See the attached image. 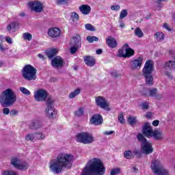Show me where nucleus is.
<instances>
[{"instance_id":"nucleus-64","label":"nucleus","mask_w":175,"mask_h":175,"mask_svg":"<svg viewBox=\"0 0 175 175\" xmlns=\"http://www.w3.org/2000/svg\"><path fill=\"white\" fill-rule=\"evenodd\" d=\"M6 49L3 48V46H2V43L0 44V51H5Z\"/></svg>"},{"instance_id":"nucleus-46","label":"nucleus","mask_w":175,"mask_h":175,"mask_svg":"<svg viewBox=\"0 0 175 175\" xmlns=\"http://www.w3.org/2000/svg\"><path fill=\"white\" fill-rule=\"evenodd\" d=\"M2 175H17V172L12 170H6L2 173Z\"/></svg>"},{"instance_id":"nucleus-3","label":"nucleus","mask_w":175,"mask_h":175,"mask_svg":"<svg viewBox=\"0 0 175 175\" xmlns=\"http://www.w3.org/2000/svg\"><path fill=\"white\" fill-rule=\"evenodd\" d=\"M17 100V96L13 90L8 88L1 93L0 96V103L3 107L13 106Z\"/></svg>"},{"instance_id":"nucleus-38","label":"nucleus","mask_w":175,"mask_h":175,"mask_svg":"<svg viewBox=\"0 0 175 175\" xmlns=\"http://www.w3.org/2000/svg\"><path fill=\"white\" fill-rule=\"evenodd\" d=\"M86 40L90 43H94V42H98L99 40V38L96 36H88L86 38Z\"/></svg>"},{"instance_id":"nucleus-33","label":"nucleus","mask_w":175,"mask_h":175,"mask_svg":"<svg viewBox=\"0 0 175 175\" xmlns=\"http://www.w3.org/2000/svg\"><path fill=\"white\" fill-rule=\"evenodd\" d=\"M155 38L157 40L161 42L165 40V34H163V33L157 32L155 33Z\"/></svg>"},{"instance_id":"nucleus-5","label":"nucleus","mask_w":175,"mask_h":175,"mask_svg":"<svg viewBox=\"0 0 175 175\" xmlns=\"http://www.w3.org/2000/svg\"><path fill=\"white\" fill-rule=\"evenodd\" d=\"M36 68L31 64L25 65L22 70V76L27 81L36 80Z\"/></svg>"},{"instance_id":"nucleus-53","label":"nucleus","mask_w":175,"mask_h":175,"mask_svg":"<svg viewBox=\"0 0 175 175\" xmlns=\"http://www.w3.org/2000/svg\"><path fill=\"white\" fill-rule=\"evenodd\" d=\"M3 113L5 116H8V114H9V113H10V109L9 108L5 107L3 109Z\"/></svg>"},{"instance_id":"nucleus-21","label":"nucleus","mask_w":175,"mask_h":175,"mask_svg":"<svg viewBox=\"0 0 175 175\" xmlns=\"http://www.w3.org/2000/svg\"><path fill=\"white\" fill-rule=\"evenodd\" d=\"M79 11L82 14H84L85 16H87V14H90L91 13V6L87 4H83L82 5H80L79 8Z\"/></svg>"},{"instance_id":"nucleus-10","label":"nucleus","mask_w":175,"mask_h":175,"mask_svg":"<svg viewBox=\"0 0 175 175\" xmlns=\"http://www.w3.org/2000/svg\"><path fill=\"white\" fill-rule=\"evenodd\" d=\"M135 54V51L131 48H127L125 50L119 49L118 57L121 58H129V57H132Z\"/></svg>"},{"instance_id":"nucleus-6","label":"nucleus","mask_w":175,"mask_h":175,"mask_svg":"<svg viewBox=\"0 0 175 175\" xmlns=\"http://www.w3.org/2000/svg\"><path fill=\"white\" fill-rule=\"evenodd\" d=\"M150 169L153 172L154 174L156 175H170L169 170L163 167L162 163H161V161L158 159H154L152 161Z\"/></svg>"},{"instance_id":"nucleus-13","label":"nucleus","mask_w":175,"mask_h":175,"mask_svg":"<svg viewBox=\"0 0 175 175\" xmlns=\"http://www.w3.org/2000/svg\"><path fill=\"white\" fill-rule=\"evenodd\" d=\"M154 133V129L151 126V124L146 122L142 129V133L146 136V137L151 138L152 137V133Z\"/></svg>"},{"instance_id":"nucleus-57","label":"nucleus","mask_w":175,"mask_h":175,"mask_svg":"<svg viewBox=\"0 0 175 175\" xmlns=\"http://www.w3.org/2000/svg\"><path fill=\"white\" fill-rule=\"evenodd\" d=\"M152 124L153 125V126H158V125H159V120H154Z\"/></svg>"},{"instance_id":"nucleus-19","label":"nucleus","mask_w":175,"mask_h":175,"mask_svg":"<svg viewBox=\"0 0 175 175\" xmlns=\"http://www.w3.org/2000/svg\"><path fill=\"white\" fill-rule=\"evenodd\" d=\"M157 88H153L151 90H148L146 88L143 89V91L140 92L141 95H144L145 96H147V95H148L149 94V96H157Z\"/></svg>"},{"instance_id":"nucleus-59","label":"nucleus","mask_w":175,"mask_h":175,"mask_svg":"<svg viewBox=\"0 0 175 175\" xmlns=\"http://www.w3.org/2000/svg\"><path fill=\"white\" fill-rule=\"evenodd\" d=\"M111 75L112 76V77H115V78L118 77V73H117V72H116V71L112 72L111 73Z\"/></svg>"},{"instance_id":"nucleus-24","label":"nucleus","mask_w":175,"mask_h":175,"mask_svg":"<svg viewBox=\"0 0 175 175\" xmlns=\"http://www.w3.org/2000/svg\"><path fill=\"white\" fill-rule=\"evenodd\" d=\"M152 137L157 141L162 140L164 137L163 133L161 130H154L152 134Z\"/></svg>"},{"instance_id":"nucleus-60","label":"nucleus","mask_w":175,"mask_h":175,"mask_svg":"<svg viewBox=\"0 0 175 175\" xmlns=\"http://www.w3.org/2000/svg\"><path fill=\"white\" fill-rule=\"evenodd\" d=\"M16 113H17V111H16V109H12L10 112V116H16Z\"/></svg>"},{"instance_id":"nucleus-62","label":"nucleus","mask_w":175,"mask_h":175,"mask_svg":"<svg viewBox=\"0 0 175 175\" xmlns=\"http://www.w3.org/2000/svg\"><path fill=\"white\" fill-rule=\"evenodd\" d=\"M146 118H151V117H152V114L151 113V112H148L146 114Z\"/></svg>"},{"instance_id":"nucleus-37","label":"nucleus","mask_w":175,"mask_h":175,"mask_svg":"<svg viewBox=\"0 0 175 175\" xmlns=\"http://www.w3.org/2000/svg\"><path fill=\"white\" fill-rule=\"evenodd\" d=\"M124 157L126 159H132L133 158V155L132 154V151L131 150H126L124 152Z\"/></svg>"},{"instance_id":"nucleus-26","label":"nucleus","mask_w":175,"mask_h":175,"mask_svg":"<svg viewBox=\"0 0 175 175\" xmlns=\"http://www.w3.org/2000/svg\"><path fill=\"white\" fill-rule=\"evenodd\" d=\"M17 25H18V23L17 22H12L10 24H9L7 27L8 32L10 33H12V32H15Z\"/></svg>"},{"instance_id":"nucleus-22","label":"nucleus","mask_w":175,"mask_h":175,"mask_svg":"<svg viewBox=\"0 0 175 175\" xmlns=\"http://www.w3.org/2000/svg\"><path fill=\"white\" fill-rule=\"evenodd\" d=\"M106 43L109 47H111V49H116L118 44L116 38L111 36H109L106 39Z\"/></svg>"},{"instance_id":"nucleus-39","label":"nucleus","mask_w":175,"mask_h":175,"mask_svg":"<svg viewBox=\"0 0 175 175\" xmlns=\"http://www.w3.org/2000/svg\"><path fill=\"white\" fill-rule=\"evenodd\" d=\"M75 115L76 117H82V116H84V109L79 108L77 111L75 112Z\"/></svg>"},{"instance_id":"nucleus-48","label":"nucleus","mask_w":175,"mask_h":175,"mask_svg":"<svg viewBox=\"0 0 175 175\" xmlns=\"http://www.w3.org/2000/svg\"><path fill=\"white\" fill-rule=\"evenodd\" d=\"M126 16H128V11L126 10H123L120 12V18L122 20V18H125Z\"/></svg>"},{"instance_id":"nucleus-2","label":"nucleus","mask_w":175,"mask_h":175,"mask_svg":"<svg viewBox=\"0 0 175 175\" xmlns=\"http://www.w3.org/2000/svg\"><path fill=\"white\" fill-rule=\"evenodd\" d=\"M105 173L106 167L102 161L94 158L88 162L81 175H105Z\"/></svg>"},{"instance_id":"nucleus-43","label":"nucleus","mask_w":175,"mask_h":175,"mask_svg":"<svg viewBox=\"0 0 175 175\" xmlns=\"http://www.w3.org/2000/svg\"><path fill=\"white\" fill-rule=\"evenodd\" d=\"M85 29H87L88 31H92V32L96 31L95 27H94V25L88 23L85 25Z\"/></svg>"},{"instance_id":"nucleus-36","label":"nucleus","mask_w":175,"mask_h":175,"mask_svg":"<svg viewBox=\"0 0 175 175\" xmlns=\"http://www.w3.org/2000/svg\"><path fill=\"white\" fill-rule=\"evenodd\" d=\"M35 139H36L35 133L27 134L25 137V140H27V142H33Z\"/></svg>"},{"instance_id":"nucleus-8","label":"nucleus","mask_w":175,"mask_h":175,"mask_svg":"<svg viewBox=\"0 0 175 175\" xmlns=\"http://www.w3.org/2000/svg\"><path fill=\"white\" fill-rule=\"evenodd\" d=\"M48 96L49 92L44 89H38L37 91L34 92V99L36 102H44Z\"/></svg>"},{"instance_id":"nucleus-51","label":"nucleus","mask_w":175,"mask_h":175,"mask_svg":"<svg viewBox=\"0 0 175 175\" xmlns=\"http://www.w3.org/2000/svg\"><path fill=\"white\" fill-rule=\"evenodd\" d=\"M70 0H56L57 5H62V3H68Z\"/></svg>"},{"instance_id":"nucleus-44","label":"nucleus","mask_w":175,"mask_h":175,"mask_svg":"<svg viewBox=\"0 0 175 175\" xmlns=\"http://www.w3.org/2000/svg\"><path fill=\"white\" fill-rule=\"evenodd\" d=\"M79 14L76 12H72L70 18L72 20V21H79Z\"/></svg>"},{"instance_id":"nucleus-25","label":"nucleus","mask_w":175,"mask_h":175,"mask_svg":"<svg viewBox=\"0 0 175 175\" xmlns=\"http://www.w3.org/2000/svg\"><path fill=\"white\" fill-rule=\"evenodd\" d=\"M41 127L42 123H40V122L38 120L31 122V123L29 125V129H32L33 131L39 129V128Z\"/></svg>"},{"instance_id":"nucleus-47","label":"nucleus","mask_w":175,"mask_h":175,"mask_svg":"<svg viewBox=\"0 0 175 175\" xmlns=\"http://www.w3.org/2000/svg\"><path fill=\"white\" fill-rule=\"evenodd\" d=\"M23 39H25V40H32V35L29 33H24Z\"/></svg>"},{"instance_id":"nucleus-49","label":"nucleus","mask_w":175,"mask_h":175,"mask_svg":"<svg viewBox=\"0 0 175 175\" xmlns=\"http://www.w3.org/2000/svg\"><path fill=\"white\" fill-rule=\"evenodd\" d=\"M80 47H76L75 46H71V48L70 49V51L71 54H75L77 50H79Z\"/></svg>"},{"instance_id":"nucleus-31","label":"nucleus","mask_w":175,"mask_h":175,"mask_svg":"<svg viewBox=\"0 0 175 175\" xmlns=\"http://www.w3.org/2000/svg\"><path fill=\"white\" fill-rule=\"evenodd\" d=\"M21 162V161H20L19 159L17 157H13L11 159V165L15 167L16 169H17V167L18 166V165H20Z\"/></svg>"},{"instance_id":"nucleus-12","label":"nucleus","mask_w":175,"mask_h":175,"mask_svg":"<svg viewBox=\"0 0 175 175\" xmlns=\"http://www.w3.org/2000/svg\"><path fill=\"white\" fill-rule=\"evenodd\" d=\"M141 151L142 154L146 155H149V154H152L154 149L152 148V145L150 142H145L141 144Z\"/></svg>"},{"instance_id":"nucleus-11","label":"nucleus","mask_w":175,"mask_h":175,"mask_svg":"<svg viewBox=\"0 0 175 175\" xmlns=\"http://www.w3.org/2000/svg\"><path fill=\"white\" fill-rule=\"evenodd\" d=\"M47 33L49 38H51L52 39H58L62 34V32L58 27H51L48 30Z\"/></svg>"},{"instance_id":"nucleus-28","label":"nucleus","mask_w":175,"mask_h":175,"mask_svg":"<svg viewBox=\"0 0 175 175\" xmlns=\"http://www.w3.org/2000/svg\"><path fill=\"white\" fill-rule=\"evenodd\" d=\"M46 53L48 58H49V59H51V58H54V57H55L57 51V49H51L46 51Z\"/></svg>"},{"instance_id":"nucleus-9","label":"nucleus","mask_w":175,"mask_h":175,"mask_svg":"<svg viewBox=\"0 0 175 175\" xmlns=\"http://www.w3.org/2000/svg\"><path fill=\"white\" fill-rule=\"evenodd\" d=\"M96 105L98 106V107H101V109H104L107 111H110V107H109V103L107 100L103 96H96L95 98Z\"/></svg>"},{"instance_id":"nucleus-42","label":"nucleus","mask_w":175,"mask_h":175,"mask_svg":"<svg viewBox=\"0 0 175 175\" xmlns=\"http://www.w3.org/2000/svg\"><path fill=\"white\" fill-rule=\"evenodd\" d=\"M20 91L24 95H31V92L28 90L27 88L24 87H21L20 88Z\"/></svg>"},{"instance_id":"nucleus-18","label":"nucleus","mask_w":175,"mask_h":175,"mask_svg":"<svg viewBox=\"0 0 175 175\" xmlns=\"http://www.w3.org/2000/svg\"><path fill=\"white\" fill-rule=\"evenodd\" d=\"M70 44L75 47H81V38L80 36L72 37Z\"/></svg>"},{"instance_id":"nucleus-16","label":"nucleus","mask_w":175,"mask_h":175,"mask_svg":"<svg viewBox=\"0 0 175 175\" xmlns=\"http://www.w3.org/2000/svg\"><path fill=\"white\" fill-rule=\"evenodd\" d=\"M51 65L55 69L62 68V66H64V59L59 56L55 57L51 59Z\"/></svg>"},{"instance_id":"nucleus-20","label":"nucleus","mask_w":175,"mask_h":175,"mask_svg":"<svg viewBox=\"0 0 175 175\" xmlns=\"http://www.w3.org/2000/svg\"><path fill=\"white\" fill-rule=\"evenodd\" d=\"M143 64V57H138L137 59L131 61L132 68L133 69H140Z\"/></svg>"},{"instance_id":"nucleus-50","label":"nucleus","mask_w":175,"mask_h":175,"mask_svg":"<svg viewBox=\"0 0 175 175\" xmlns=\"http://www.w3.org/2000/svg\"><path fill=\"white\" fill-rule=\"evenodd\" d=\"M149 106H150V105L147 102H144V103H142V107L143 110L148 109Z\"/></svg>"},{"instance_id":"nucleus-32","label":"nucleus","mask_w":175,"mask_h":175,"mask_svg":"<svg viewBox=\"0 0 175 175\" xmlns=\"http://www.w3.org/2000/svg\"><path fill=\"white\" fill-rule=\"evenodd\" d=\"M36 140H44L46 139V135L43 133H35Z\"/></svg>"},{"instance_id":"nucleus-61","label":"nucleus","mask_w":175,"mask_h":175,"mask_svg":"<svg viewBox=\"0 0 175 175\" xmlns=\"http://www.w3.org/2000/svg\"><path fill=\"white\" fill-rule=\"evenodd\" d=\"M133 153L135 154V155H142V154L140 153V151H139L137 149H135L133 152Z\"/></svg>"},{"instance_id":"nucleus-45","label":"nucleus","mask_w":175,"mask_h":175,"mask_svg":"<svg viewBox=\"0 0 175 175\" xmlns=\"http://www.w3.org/2000/svg\"><path fill=\"white\" fill-rule=\"evenodd\" d=\"M118 120L120 124H124L125 119H124V113L122 112H120L118 115Z\"/></svg>"},{"instance_id":"nucleus-15","label":"nucleus","mask_w":175,"mask_h":175,"mask_svg":"<svg viewBox=\"0 0 175 175\" xmlns=\"http://www.w3.org/2000/svg\"><path fill=\"white\" fill-rule=\"evenodd\" d=\"M90 122L92 125H102L103 124V118L100 114H94L90 118Z\"/></svg>"},{"instance_id":"nucleus-40","label":"nucleus","mask_w":175,"mask_h":175,"mask_svg":"<svg viewBox=\"0 0 175 175\" xmlns=\"http://www.w3.org/2000/svg\"><path fill=\"white\" fill-rule=\"evenodd\" d=\"M127 122L129 125H133L134 124H136V117L129 116L127 119Z\"/></svg>"},{"instance_id":"nucleus-55","label":"nucleus","mask_w":175,"mask_h":175,"mask_svg":"<svg viewBox=\"0 0 175 175\" xmlns=\"http://www.w3.org/2000/svg\"><path fill=\"white\" fill-rule=\"evenodd\" d=\"M5 41L7 42V43H9V44H12V43H13L12 38L9 36L5 37Z\"/></svg>"},{"instance_id":"nucleus-54","label":"nucleus","mask_w":175,"mask_h":175,"mask_svg":"<svg viewBox=\"0 0 175 175\" xmlns=\"http://www.w3.org/2000/svg\"><path fill=\"white\" fill-rule=\"evenodd\" d=\"M164 75L165 76H167V77H168V79H173V75H172V73L168 71H165L164 72Z\"/></svg>"},{"instance_id":"nucleus-27","label":"nucleus","mask_w":175,"mask_h":175,"mask_svg":"<svg viewBox=\"0 0 175 175\" xmlns=\"http://www.w3.org/2000/svg\"><path fill=\"white\" fill-rule=\"evenodd\" d=\"M29 167V165L27 162H21L19 163L18 166L16 167V169H18L19 170H27Z\"/></svg>"},{"instance_id":"nucleus-52","label":"nucleus","mask_w":175,"mask_h":175,"mask_svg":"<svg viewBox=\"0 0 175 175\" xmlns=\"http://www.w3.org/2000/svg\"><path fill=\"white\" fill-rule=\"evenodd\" d=\"M113 133H116V131H104L103 135L105 136H108L109 135H113Z\"/></svg>"},{"instance_id":"nucleus-58","label":"nucleus","mask_w":175,"mask_h":175,"mask_svg":"<svg viewBox=\"0 0 175 175\" xmlns=\"http://www.w3.org/2000/svg\"><path fill=\"white\" fill-rule=\"evenodd\" d=\"M163 28L167 29V31H172V29H170V27H169V25L167 23L163 24Z\"/></svg>"},{"instance_id":"nucleus-4","label":"nucleus","mask_w":175,"mask_h":175,"mask_svg":"<svg viewBox=\"0 0 175 175\" xmlns=\"http://www.w3.org/2000/svg\"><path fill=\"white\" fill-rule=\"evenodd\" d=\"M152 70H154V62L152 60L146 61L142 72L147 85H152L153 84Z\"/></svg>"},{"instance_id":"nucleus-7","label":"nucleus","mask_w":175,"mask_h":175,"mask_svg":"<svg viewBox=\"0 0 175 175\" xmlns=\"http://www.w3.org/2000/svg\"><path fill=\"white\" fill-rule=\"evenodd\" d=\"M77 142L82 144H92L95 142V137L88 132H81L77 135Z\"/></svg>"},{"instance_id":"nucleus-63","label":"nucleus","mask_w":175,"mask_h":175,"mask_svg":"<svg viewBox=\"0 0 175 175\" xmlns=\"http://www.w3.org/2000/svg\"><path fill=\"white\" fill-rule=\"evenodd\" d=\"M102 53H103V50L99 49H97L96 51V53L98 54V55H100L102 54Z\"/></svg>"},{"instance_id":"nucleus-35","label":"nucleus","mask_w":175,"mask_h":175,"mask_svg":"<svg viewBox=\"0 0 175 175\" xmlns=\"http://www.w3.org/2000/svg\"><path fill=\"white\" fill-rule=\"evenodd\" d=\"M135 36H137V38H143V36H144V33H143V31L139 27H137L135 29Z\"/></svg>"},{"instance_id":"nucleus-41","label":"nucleus","mask_w":175,"mask_h":175,"mask_svg":"<svg viewBox=\"0 0 175 175\" xmlns=\"http://www.w3.org/2000/svg\"><path fill=\"white\" fill-rule=\"evenodd\" d=\"M121 172V169H120V167H116V168H113L111 172H110V174L111 175H117V174H120V172Z\"/></svg>"},{"instance_id":"nucleus-29","label":"nucleus","mask_w":175,"mask_h":175,"mask_svg":"<svg viewBox=\"0 0 175 175\" xmlns=\"http://www.w3.org/2000/svg\"><path fill=\"white\" fill-rule=\"evenodd\" d=\"M45 100L46 107H53V105H54V99H53V97H51V96H47Z\"/></svg>"},{"instance_id":"nucleus-30","label":"nucleus","mask_w":175,"mask_h":175,"mask_svg":"<svg viewBox=\"0 0 175 175\" xmlns=\"http://www.w3.org/2000/svg\"><path fill=\"white\" fill-rule=\"evenodd\" d=\"M80 92H81V90H80V88H77L74 92H70L68 96L70 99H73V98H76L77 95H79Z\"/></svg>"},{"instance_id":"nucleus-1","label":"nucleus","mask_w":175,"mask_h":175,"mask_svg":"<svg viewBox=\"0 0 175 175\" xmlns=\"http://www.w3.org/2000/svg\"><path fill=\"white\" fill-rule=\"evenodd\" d=\"M75 157L70 154H59L56 159H53L49 163V169L51 172L56 174H59L64 169H70L72 162Z\"/></svg>"},{"instance_id":"nucleus-56","label":"nucleus","mask_w":175,"mask_h":175,"mask_svg":"<svg viewBox=\"0 0 175 175\" xmlns=\"http://www.w3.org/2000/svg\"><path fill=\"white\" fill-rule=\"evenodd\" d=\"M111 10H120V5H112L111 7Z\"/></svg>"},{"instance_id":"nucleus-23","label":"nucleus","mask_w":175,"mask_h":175,"mask_svg":"<svg viewBox=\"0 0 175 175\" xmlns=\"http://www.w3.org/2000/svg\"><path fill=\"white\" fill-rule=\"evenodd\" d=\"M84 62L88 66H95V64H96V61L95 58L92 57V56H85Z\"/></svg>"},{"instance_id":"nucleus-14","label":"nucleus","mask_w":175,"mask_h":175,"mask_svg":"<svg viewBox=\"0 0 175 175\" xmlns=\"http://www.w3.org/2000/svg\"><path fill=\"white\" fill-rule=\"evenodd\" d=\"M29 6L31 10H33L36 13H40L43 11V4L39 1L29 2Z\"/></svg>"},{"instance_id":"nucleus-34","label":"nucleus","mask_w":175,"mask_h":175,"mask_svg":"<svg viewBox=\"0 0 175 175\" xmlns=\"http://www.w3.org/2000/svg\"><path fill=\"white\" fill-rule=\"evenodd\" d=\"M137 139L138 141H139L142 144V143H147V139H146V137H144V135H143V134L142 133H138V135H137Z\"/></svg>"},{"instance_id":"nucleus-17","label":"nucleus","mask_w":175,"mask_h":175,"mask_svg":"<svg viewBox=\"0 0 175 175\" xmlns=\"http://www.w3.org/2000/svg\"><path fill=\"white\" fill-rule=\"evenodd\" d=\"M55 109L54 107H46L45 109V116L49 120H54L55 118Z\"/></svg>"}]
</instances>
